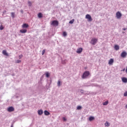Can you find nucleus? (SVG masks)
<instances>
[{"label":"nucleus","mask_w":127,"mask_h":127,"mask_svg":"<svg viewBox=\"0 0 127 127\" xmlns=\"http://www.w3.org/2000/svg\"><path fill=\"white\" fill-rule=\"evenodd\" d=\"M22 55H20V56H19V59H21V58L22 57Z\"/></svg>","instance_id":"nucleus-32"},{"label":"nucleus","mask_w":127,"mask_h":127,"mask_svg":"<svg viewBox=\"0 0 127 127\" xmlns=\"http://www.w3.org/2000/svg\"><path fill=\"white\" fill-rule=\"evenodd\" d=\"M94 120H95V118H94V117L90 116L89 118V121H90V122H92V121H94Z\"/></svg>","instance_id":"nucleus-17"},{"label":"nucleus","mask_w":127,"mask_h":127,"mask_svg":"<svg viewBox=\"0 0 127 127\" xmlns=\"http://www.w3.org/2000/svg\"><path fill=\"white\" fill-rule=\"evenodd\" d=\"M90 75V72L89 71H85L82 76V79H86V78H88V76Z\"/></svg>","instance_id":"nucleus-1"},{"label":"nucleus","mask_w":127,"mask_h":127,"mask_svg":"<svg viewBox=\"0 0 127 127\" xmlns=\"http://www.w3.org/2000/svg\"><path fill=\"white\" fill-rule=\"evenodd\" d=\"M11 17L12 18H14V17H15V14H14V12H11Z\"/></svg>","instance_id":"nucleus-20"},{"label":"nucleus","mask_w":127,"mask_h":127,"mask_svg":"<svg viewBox=\"0 0 127 127\" xmlns=\"http://www.w3.org/2000/svg\"><path fill=\"white\" fill-rule=\"evenodd\" d=\"M46 76L47 78H49V73L48 72H47L46 73Z\"/></svg>","instance_id":"nucleus-29"},{"label":"nucleus","mask_w":127,"mask_h":127,"mask_svg":"<svg viewBox=\"0 0 127 127\" xmlns=\"http://www.w3.org/2000/svg\"><path fill=\"white\" fill-rule=\"evenodd\" d=\"M105 127H110V124L109 122H106V123L105 124Z\"/></svg>","instance_id":"nucleus-21"},{"label":"nucleus","mask_w":127,"mask_h":127,"mask_svg":"<svg viewBox=\"0 0 127 127\" xmlns=\"http://www.w3.org/2000/svg\"><path fill=\"white\" fill-rule=\"evenodd\" d=\"M2 54L5 55V56H8V54H7L6 50L2 51Z\"/></svg>","instance_id":"nucleus-12"},{"label":"nucleus","mask_w":127,"mask_h":127,"mask_svg":"<svg viewBox=\"0 0 127 127\" xmlns=\"http://www.w3.org/2000/svg\"><path fill=\"white\" fill-rule=\"evenodd\" d=\"M4 28L3 27V26H2V25H1V26H0V30H2Z\"/></svg>","instance_id":"nucleus-27"},{"label":"nucleus","mask_w":127,"mask_h":127,"mask_svg":"<svg viewBox=\"0 0 127 127\" xmlns=\"http://www.w3.org/2000/svg\"><path fill=\"white\" fill-rule=\"evenodd\" d=\"M85 18L88 19V21L91 22V21H93V19L92 18V16L90 15L89 14H87L85 16Z\"/></svg>","instance_id":"nucleus-3"},{"label":"nucleus","mask_w":127,"mask_h":127,"mask_svg":"<svg viewBox=\"0 0 127 127\" xmlns=\"http://www.w3.org/2000/svg\"><path fill=\"white\" fill-rule=\"evenodd\" d=\"M123 30H127V28H124L123 29Z\"/></svg>","instance_id":"nucleus-34"},{"label":"nucleus","mask_w":127,"mask_h":127,"mask_svg":"<svg viewBox=\"0 0 127 127\" xmlns=\"http://www.w3.org/2000/svg\"><path fill=\"white\" fill-rule=\"evenodd\" d=\"M63 120L64 121V122H65V121H67V119H66V118L65 117L63 118Z\"/></svg>","instance_id":"nucleus-33"},{"label":"nucleus","mask_w":127,"mask_h":127,"mask_svg":"<svg viewBox=\"0 0 127 127\" xmlns=\"http://www.w3.org/2000/svg\"><path fill=\"white\" fill-rule=\"evenodd\" d=\"M113 63H114V59H111L109 61L108 64L109 65H113Z\"/></svg>","instance_id":"nucleus-10"},{"label":"nucleus","mask_w":127,"mask_h":127,"mask_svg":"<svg viewBox=\"0 0 127 127\" xmlns=\"http://www.w3.org/2000/svg\"><path fill=\"white\" fill-rule=\"evenodd\" d=\"M82 109V107L80 106H78L77 107V110H81Z\"/></svg>","instance_id":"nucleus-28"},{"label":"nucleus","mask_w":127,"mask_h":127,"mask_svg":"<svg viewBox=\"0 0 127 127\" xmlns=\"http://www.w3.org/2000/svg\"><path fill=\"white\" fill-rule=\"evenodd\" d=\"M22 28H28L29 27V25L28 24L24 23L22 25Z\"/></svg>","instance_id":"nucleus-9"},{"label":"nucleus","mask_w":127,"mask_h":127,"mask_svg":"<svg viewBox=\"0 0 127 127\" xmlns=\"http://www.w3.org/2000/svg\"><path fill=\"white\" fill-rule=\"evenodd\" d=\"M127 53L126 52H123L121 54V57H122V58H126L127 57Z\"/></svg>","instance_id":"nucleus-7"},{"label":"nucleus","mask_w":127,"mask_h":127,"mask_svg":"<svg viewBox=\"0 0 127 127\" xmlns=\"http://www.w3.org/2000/svg\"><path fill=\"white\" fill-rule=\"evenodd\" d=\"M44 53H45V50L42 51V55H44Z\"/></svg>","instance_id":"nucleus-30"},{"label":"nucleus","mask_w":127,"mask_h":127,"mask_svg":"<svg viewBox=\"0 0 127 127\" xmlns=\"http://www.w3.org/2000/svg\"><path fill=\"white\" fill-rule=\"evenodd\" d=\"M58 87H60V86H61V81H60V80H59L58 82Z\"/></svg>","instance_id":"nucleus-23"},{"label":"nucleus","mask_w":127,"mask_h":127,"mask_svg":"<svg viewBox=\"0 0 127 127\" xmlns=\"http://www.w3.org/2000/svg\"><path fill=\"white\" fill-rule=\"evenodd\" d=\"M38 115H39L40 116H41V115L43 114V111H42V110H38Z\"/></svg>","instance_id":"nucleus-16"},{"label":"nucleus","mask_w":127,"mask_h":127,"mask_svg":"<svg viewBox=\"0 0 127 127\" xmlns=\"http://www.w3.org/2000/svg\"><path fill=\"white\" fill-rule=\"evenodd\" d=\"M124 96H125V97H127V91L126 92L124 93Z\"/></svg>","instance_id":"nucleus-31"},{"label":"nucleus","mask_w":127,"mask_h":127,"mask_svg":"<svg viewBox=\"0 0 127 127\" xmlns=\"http://www.w3.org/2000/svg\"><path fill=\"white\" fill-rule=\"evenodd\" d=\"M126 73H127V68H126Z\"/></svg>","instance_id":"nucleus-35"},{"label":"nucleus","mask_w":127,"mask_h":127,"mask_svg":"<svg viewBox=\"0 0 127 127\" xmlns=\"http://www.w3.org/2000/svg\"><path fill=\"white\" fill-rule=\"evenodd\" d=\"M122 81L123 83H127V78L126 77H123L122 78Z\"/></svg>","instance_id":"nucleus-14"},{"label":"nucleus","mask_w":127,"mask_h":127,"mask_svg":"<svg viewBox=\"0 0 127 127\" xmlns=\"http://www.w3.org/2000/svg\"><path fill=\"white\" fill-rule=\"evenodd\" d=\"M11 127H13V125H12L11 126Z\"/></svg>","instance_id":"nucleus-36"},{"label":"nucleus","mask_w":127,"mask_h":127,"mask_svg":"<svg viewBox=\"0 0 127 127\" xmlns=\"http://www.w3.org/2000/svg\"><path fill=\"white\" fill-rule=\"evenodd\" d=\"M82 52H83V48H79L77 49L76 53H78V54H80V53H82Z\"/></svg>","instance_id":"nucleus-8"},{"label":"nucleus","mask_w":127,"mask_h":127,"mask_svg":"<svg viewBox=\"0 0 127 127\" xmlns=\"http://www.w3.org/2000/svg\"><path fill=\"white\" fill-rule=\"evenodd\" d=\"M21 33H26L27 32V30L26 29H22L20 30Z\"/></svg>","instance_id":"nucleus-11"},{"label":"nucleus","mask_w":127,"mask_h":127,"mask_svg":"<svg viewBox=\"0 0 127 127\" xmlns=\"http://www.w3.org/2000/svg\"><path fill=\"white\" fill-rule=\"evenodd\" d=\"M125 69L124 68V69H123V71H125Z\"/></svg>","instance_id":"nucleus-38"},{"label":"nucleus","mask_w":127,"mask_h":127,"mask_svg":"<svg viewBox=\"0 0 127 127\" xmlns=\"http://www.w3.org/2000/svg\"><path fill=\"white\" fill-rule=\"evenodd\" d=\"M122 13H121V12L118 11L116 13V17L118 19H120V18H121V17H122Z\"/></svg>","instance_id":"nucleus-5"},{"label":"nucleus","mask_w":127,"mask_h":127,"mask_svg":"<svg viewBox=\"0 0 127 127\" xmlns=\"http://www.w3.org/2000/svg\"><path fill=\"white\" fill-rule=\"evenodd\" d=\"M75 20L74 19H73L72 20H70L69 22V23H70V24H73V23H74V21Z\"/></svg>","instance_id":"nucleus-22"},{"label":"nucleus","mask_w":127,"mask_h":127,"mask_svg":"<svg viewBox=\"0 0 127 127\" xmlns=\"http://www.w3.org/2000/svg\"><path fill=\"white\" fill-rule=\"evenodd\" d=\"M38 17L39 18H42V17H43V15L42 14V13H39L38 14Z\"/></svg>","instance_id":"nucleus-13"},{"label":"nucleus","mask_w":127,"mask_h":127,"mask_svg":"<svg viewBox=\"0 0 127 127\" xmlns=\"http://www.w3.org/2000/svg\"><path fill=\"white\" fill-rule=\"evenodd\" d=\"M63 36H67V33L66 32H63Z\"/></svg>","instance_id":"nucleus-26"},{"label":"nucleus","mask_w":127,"mask_h":127,"mask_svg":"<svg viewBox=\"0 0 127 127\" xmlns=\"http://www.w3.org/2000/svg\"><path fill=\"white\" fill-rule=\"evenodd\" d=\"M109 104V101H106L105 102L103 103V106H107Z\"/></svg>","instance_id":"nucleus-19"},{"label":"nucleus","mask_w":127,"mask_h":127,"mask_svg":"<svg viewBox=\"0 0 127 127\" xmlns=\"http://www.w3.org/2000/svg\"><path fill=\"white\" fill-rule=\"evenodd\" d=\"M97 42H98V39L93 38L91 39L90 43L92 45H96V43H97Z\"/></svg>","instance_id":"nucleus-2"},{"label":"nucleus","mask_w":127,"mask_h":127,"mask_svg":"<svg viewBox=\"0 0 127 127\" xmlns=\"http://www.w3.org/2000/svg\"><path fill=\"white\" fill-rule=\"evenodd\" d=\"M21 62V61L20 60H18L15 61V63L16 64L20 63Z\"/></svg>","instance_id":"nucleus-25"},{"label":"nucleus","mask_w":127,"mask_h":127,"mask_svg":"<svg viewBox=\"0 0 127 127\" xmlns=\"http://www.w3.org/2000/svg\"><path fill=\"white\" fill-rule=\"evenodd\" d=\"M44 113L45 116H49V115H50V113H49V112L47 111V110H45Z\"/></svg>","instance_id":"nucleus-15"},{"label":"nucleus","mask_w":127,"mask_h":127,"mask_svg":"<svg viewBox=\"0 0 127 127\" xmlns=\"http://www.w3.org/2000/svg\"><path fill=\"white\" fill-rule=\"evenodd\" d=\"M126 109H127V105L126 106Z\"/></svg>","instance_id":"nucleus-37"},{"label":"nucleus","mask_w":127,"mask_h":127,"mask_svg":"<svg viewBox=\"0 0 127 127\" xmlns=\"http://www.w3.org/2000/svg\"><path fill=\"white\" fill-rule=\"evenodd\" d=\"M28 4H29V6H31V5H32V3L31 1H29L28 2Z\"/></svg>","instance_id":"nucleus-24"},{"label":"nucleus","mask_w":127,"mask_h":127,"mask_svg":"<svg viewBox=\"0 0 127 127\" xmlns=\"http://www.w3.org/2000/svg\"><path fill=\"white\" fill-rule=\"evenodd\" d=\"M51 25H53V26H58L59 23L57 20H54L51 23Z\"/></svg>","instance_id":"nucleus-4"},{"label":"nucleus","mask_w":127,"mask_h":127,"mask_svg":"<svg viewBox=\"0 0 127 127\" xmlns=\"http://www.w3.org/2000/svg\"><path fill=\"white\" fill-rule=\"evenodd\" d=\"M114 48L115 50H119L120 49V47L118 45H116L114 46Z\"/></svg>","instance_id":"nucleus-18"},{"label":"nucleus","mask_w":127,"mask_h":127,"mask_svg":"<svg viewBox=\"0 0 127 127\" xmlns=\"http://www.w3.org/2000/svg\"><path fill=\"white\" fill-rule=\"evenodd\" d=\"M7 110L9 113H11V112H14V108L12 106H11L8 108Z\"/></svg>","instance_id":"nucleus-6"}]
</instances>
